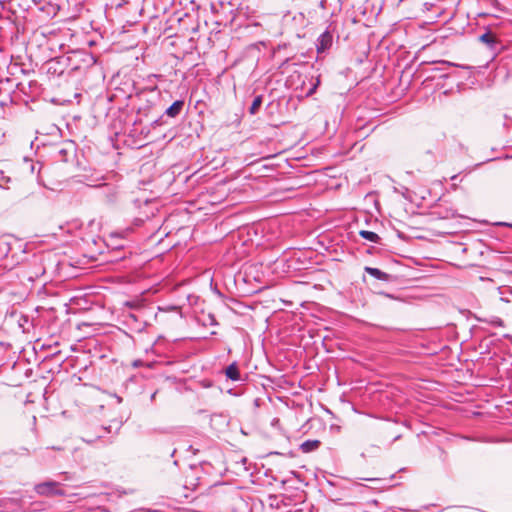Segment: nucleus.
Segmentation results:
<instances>
[{"label":"nucleus","mask_w":512,"mask_h":512,"mask_svg":"<svg viewBox=\"0 0 512 512\" xmlns=\"http://www.w3.org/2000/svg\"><path fill=\"white\" fill-rule=\"evenodd\" d=\"M502 301L508 302L509 300L507 298L501 297Z\"/></svg>","instance_id":"nucleus-36"},{"label":"nucleus","mask_w":512,"mask_h":512,"mask_svg":"<svg viewBox=\"0 0 512 512\" xmlns=\"http://www.w3.org/2000/svg\"><path fill=\"white\" fill-rule=\"evenodd\" d=\"M364 271L371 277L380 281L393 282L396 279L394 275L388 274L376 267L365 266Z\"/></svg>","instance_id":"nucleus-11"},{"label":"nucleus","mask_w":512,"mask_h":512,"mask_svg":"<svg viewBox=\"0 0 512 512\" xmlns=\"http://www.w3.org/2000/svg\"><path fill=\"white\" fill-rule=\"evenodd\" d=\"M34 3H38L40 2V0H32Z\"/></svg>","instance_id":"nucleus-44"},{"label":"nucleus","mask_w":512,"mask_h":512,"mask_svg":"<svg viewBox=\"0 0 512 512\" xmlns=\"http://www.w3.org/2000/svg\"><path fill=\"white\" fill-rule=\"evenodd\" d=\"M288 61H289V59H288V58H287V59H285V60L281 63L280 68H281V67H283L284 65H286V64L288 63Z\"/></svg>","instance_id":"nucleus-30"},{"label":"nucleus","mask_w":512,"mask_h":512,"mask_svg":"<svg viewBox=\"0 0 512 512\" xmlns=\"http://www.w3.org/2000/svg\"><path fill=\"white\" fill-rule=\"evenodd\" d=\"M115 398H116V401H117L118 403H121V402H122V400H123V399H122V397H120V396H118V395H116V394H115Z\"/></svg>","instance_id":"nucleus-28"},{"label":"nucleus","mask_w":512,"mask_h":512,"mask_svg":"<svg viewBox=\"0 0 512 512\" xmlns=\"http://www.w3.org/2000/svg\"><path fill=\"white\" fill-rule=\"evenodd\" d=\"M507 290L512 294V288H507Z\"/></svg>","instance_id":"nucleus-43"},{"label":"nucleus","mask_w":512,"mask_h":512,"mask_svg":"<svg viewBox=\"0 0 512 512\" xmlns=\"http://www.w3.org/2000/svg\"><path fill=\"white\" fill-rule=\"evenodd\" d=\"M478 40L492 53V59L504 49V44L499 39L498 33L490 27L485 28V31L478 36Z\"/></svg>","instance_id":"nucleus-2"},{"label":"nucleus","mask_w":512,"mask_h":512,"mask_svg":"<svg viewBox=\"0 0 512 512\" xmlns=\"http://www.w3.org/2000/svg\"><path fill=\"white\" fill-rule=\"evenodd\" d=\"M216 334H217V332H216V331H212V332H211V335H216Z\"/></svg>","instance_id":"nucleus-42"},{"label":"nucleus","mask_w":512,"mask_h":512,"mask_svg":"<svg viewBox=\"0 0 512 512\" xmlns=\"http://www.w3.org/2000/svg\"><path fill=\"white\" fill-rule=\"evenodd\" d=\"M160 95L161 92L158 86H153L152 93L147 92L143 99L140 100L142 104L138 107L137 113L144 117L150 116L156 109Z\"/></svg>","instance_id":"nucleus-4"},{"label":"nucleus","mask_w":512,"mask_h":512,"mask_svg":"<svg viewBox=\"0 0 512 512\" xmlns=\"http://www.w3.org/2000/svg\"><path fill=\"white\" fill-rule=\"evenodd\" d=\"M190 449H191V450H193V453H194V454H195L196 452H198V449H194L192 445L190 446Z\"/></svg>","instance_id":"nucleus-33"},{"label":"nucleus","mask_w":512,"mask_h":512,"mask_svg":"<svg viewBox=\"0 0 512 512\" xmlns=\"http://www.w3.org/2000/svg\"><path fill=\"white\" fill-rule=\"evenodd\" d=\"M10 250V243L5 238H0V260L6 258Z\"/></svg>","instance_id":"nucleus-21"},{"label":"nucleus","mask_w":512,"mask_h":512,"mask_svg":"<svg viewBox=\"0 0 512 512\" xmlns=\"http://www.w3.org/2000/svg\"><path fill=\"white\" fill-rule=\"evenodd\" d=\"M510 226L512 227V224Z\"/></svg>","instance_id":"nucleus-45"},{"label":"nucleus","mask_w":512,"mask_h":512,"mask_svg":"<svg viewBox=\"0 0 512 512\" xmlns=\"http://www.w3.org/2000/svg\"><path fill=\"white\" fill-rule=\"evenodd\" d=\"M52 449H55V450H61V448H60V447H55V446H53V447H52Z\"/></svg>","instance_id":"nucleus-38"},{"label":"nucleus","mask_w":512,"mask_h":512,"mask_svg":"<svg viewBox=\"0 0 512 512\" xmlns=\"http://www.w3.org/2000/svg\"><path fill=\"white\" fill-rule=\"evenodd\" d=\"M156 395H157V391H154V392L150 395V400H151V401H154V400H155Z\"/></svg>","instance_id":"nucleus-25"},{"label":"nucleus","mask_w":512,"mask_h":512,"mask_svg":"<svg viewBox=\"0 0 512 512\" xmlns=\"http://www.w3.org/2000/svg\"><path fill=\"white\" fill-rule=\"evenodd\" d=\"M333 43V35L329 30V27L319 35L316 41L317 53L321 54L328 51Z\"/></svg>","instance_id":"nucleus-8"},{"label":"nucleus","mask_w":512,"mask_h":512,"mask_svg":"<svg viewBox=\"0 0 512 512\" xmlns=\"http://www.w3.org/2000/svg\"><path fill=\"white\" fill-rule=\"evenodd\" d=\"M458 177H459V175H458V174L453 175V176L451 177V180H452V181H456V179H457Z\"/></svg>","instance_id":"nucleus-31"},{"label":"nucleus","mask_w":512,"mask_h":512,"mask_svg":"<svg viewBox=\"0 0 512 512\" xmlns=\"http://www.w3.org/2000/svg\"><path fill=\"white\" fill-rule=\"evenodd\" d=\"M503 338L509 339V340L511 341V343H512V335H510V334H504V335H503Z\"/></svg>","instance_id":"nucleus-26"},{"label":"nucleus","mask_w":512,"mask_h":512,"mask_svg":"<svg viewBox=\"0 0 512 512\" xmlns=\"http://www.w3.org/2000/svg\"><path fill=\"white\" fill-rule=\"evenodd\" d=\"M72 65V70H78L82 68V65L78 62L83 63V67H90L95 63V58L91 53L84 50H77L73 52V55L67 58Z\"/></svg>","instance_id":"nucleus-6"},{"label":"nucleus","mask_w":512,"mask_h":512,"mask_svg":"<svg viewBox=\"0 0 512 512\" xmlns=\"http://www.w3.org/2000/svg\"><path fill=\"white\" fill-rule=\"evenodd\" d=\"M476 320L481 323H487L495 327H503L504 321L498 316H476Z\"/></svg>","instance_id":"nucleus-17"},{"label":"nucleus","mask_w":512,"mask_h":512,"mask_svg":"<svg viewBox=\"0 0 512 512\" xmlns=\"http://www.w3.org/2000/svg\"><path fill=\"white\" fill-rule=\"evenodd\" d=\"M185 107L184 99L175 100L169 107H167L162 114H160L157 118L153 119L151 122V127L156 129L161 126L170 125V120L177 119L183 112Z\"/></svg>","instance_id":"nucleus-1"},{"label":"nucleus","mask_w":512,"mask_h":512,"mask_svg":"<svg viewBox=\"0 0 512 512\" xmlns=\"http://www.w3.org/2000/svg\"><path fill=\"white\" fill-rule=\"evenodd\" d=\"M76 155V147L73 142L65 143L63 146L57 148L54 158L57 161L69 162L71 158Z\"/></svg>","instance_id":"nucleus-7"},{"label":"nucleus","mask_w":512,"mask_h":512,"mask_svg":"<svg viewBox=\"0 0 512 512\" xmlns=\"http://www.w3.org/2000/svg\"><path fill=\"white\" fill-rule=\"evenodd\" d=\"M125 322L131 330L138 333L144 331L147 326V322L145 320L140 319L138 315L133 313H130L126 316Z\"/></svg>","instance_id":"nucleus-12"},{"label":"nucleus","mask_w":512,"mask_h":512,"mask_svg":"<svg viewBox=\"0 0 512 512\" xmlns=\"http://www.w3.org/2000/svg\"><path fill=\"white\" fill-rule=\"evenodd\" d=\"M309 82H310V87L306 92V97H310L316 93L318 87L321 85V76L320 75L311 76Z\"/></svg>","instance_id":"nucleus-18"},{"label":"nucleus","mask_w":512,"mask_h":512,"mask_svg":"<svg viewBox=\"0 0 512 512\" xmlns=\"http://www.w3.org/2000/svg\"><path fill=\"white\" fill-rule=\"evenodd\" d=\"M400 438H401V435H396V436L393 438L392 443H393V442L398 441Z\"/></svg>","instance_id":"nucleus-29"},{"label":"nucleus","mask_w":512,"mask_h":512,"mask_svg":"<svg viewBox=\"0 0 512 512\" xmlns=\"http://www.w3.org/2000/svg\"><path fill=\"white\" fill-rule=\"evenodd\" d=\"M161 338H162V337H159V338L154 342V345H157Z\"/></svg>","instance_id":"nucleus-34"},{"label":"nucleus","mask_w":512,"mask_h":512,"mask_svg":"<svg viewBox=\"0 0 512 512\" xmlns=\"http://www.w3.org/2000/svg\"><path fill=\"white\" fill-rule=\"evenodd\" d=\"M34 491L40 496L49 498L65 495V491L62 488L61 483L55 480H47L36 484L34 486Z\"/></svg>","instance_id":"nucleus-5"},{"label":"nucleus","mask_w":512,"mask_h":512,"mask_svg":"<svg viewBox=\"0 0 512 512\" xmlns=\"http://www.w3.org/2000/svg\"><path fill=\"white\" fill-rule=\"evenodd\" d=\"M176 453V449H174L171 453V456H173Z\"/></svg>","instance_id":"nucleus-41"},{"label":"nucleus","mask_w":512,"mask_h":512,"mask_svg":"<svg viewBox=\"0 0 512 512\" xmlns=\"http://www.w3.org/2000/svg\"><path fill=\"white\" fill-rule=\"evenodd\" d=\"M263 99H264L263 95H257L254 97V99L249 107V113L251 115H255L258 113L260 107L263 104Z\"/></svg>","instance_id":"nucleus-20"},{"label":"nucleus","mask_w":512,"mask_h":512,"mask_svg":"<svg viewBox=\"0 0 512 512\" xmlns=\"http://www.w3.org/2000/svg\"><path fill=\"white\" fill-rule=\"evenodd\" d=\"M153 201L145 198H135L132 201V206L135 209H139V215L134 218V225L141 226L146 220L154 216L155 208L152 207Z\"/></svg>","instance_id":"nucleus-3"},{"label":"nucleus","mask_w":512,"mask_h":512,"mask_svg":"<svg viewBox=\"0 0 512 512\" xmlns=\"http://www.w3.org/2000/svg\"><path fill=\"white\" fill-rule=\"evenodd\" d=\"M225 376L227 379L234 382L241 381V373L236 361L232 362L225 368Z\"/></svg>","instance_id":"nucleus-13"},{"label":"nucleus","mask_w":512,"mask_h":512,"mask_svg":"<svg viewBox=\"0 0 512 512\" xmlns=\"http://www.w3.org/2000/svg\"><path fill=\"white\" fill-rule=\"evenodd\" d=\"M190 469L193 472V474L191 476H187V479H189V478L191 479L189 484L191 486H193V489H196L197 487L204 485V483H203L204 479L198 475V468H194L191 466ZM205 486L209 487V486H211V484L205 483Z\"/></svg>","instance_id":"nucleus-15"},{"label":"nucleus","mask_w":512,"mask_h":512,"mask_svg":"<svg viewBox=\"0 0 512 512\" xmlns=\"http://www.w3.org/2000/svg\"><path fill=\"white\" fill-rule=\"evenodd\" d=\"M321 442L317 439H308L301 443L300 449L303 453H310L317 450Z\"/></svg>","instance_id":"nucleus-16"},{"label":"nucleus","mask_w":512,"mask_h":512,"mask_svg":"<svg viewBox=\"0 0 512 512\" xmlns=\"http://www.w3.org/2000/svg\"><path fill=\"white\" fill-rule=\"evenodd\" d=\"M511 15H512V13H511Z\"/></svg>","instance_id":"nucleus-46"},{"label":"nucleus","mask_w":512,"mask_h":512,"mask_svg":"<svg viewBox=\"0 0 512 512\" xmlns=\"http://www.w3.org/2000/svg\"><path fill=\"white\" fill-rule=\"evenodd\" d=\"M454 66L453 63L441 60L436 61L433 63V67L431 68V71L434 72L432 77H439L446 79L449 77V73L447 72L448 69L452 68Z\"/></svg>","instance_id":"nucleus-10"},{"label":"nucleus","mask_w":512,"mask_h":512,"mask_svg":"<svg viewBox=\"0 0 512 512\" xmlns=\"http://www.w3.org/2000/svg\"><path fill=\"white\" fill-rule=\"evenodd\" d=\"M286 482H287L286 480H282L281 481L282 486H285Z\"/></svg>","instance_id":"nucleus-37"},{"label":"nucleus","mask_w":512,"mask_h":512,"mask_svg":"<svg viewBox=\"0 0 512 512\" xmlns=\"http://www.w3.org/2000/svg\"><path fill=\"white\" fill-rule=\"evenodd\" d=\"M212 465L209 462H201L200 469L205 473L209 474L210 470L212 469Z\"/></svg>","instance_id":"nucleus-23"},{"label":"nucleus","mask_w":512,"mask_h":512,"mask_svg":"<svg viewBox=\"0 0 512 512\" xmlns=\"http://www.w3.org/2000/svg\"><path fill=\"white\" fill-rule=\"evenodd\" d=\"M204 325H210V326H218L219 325V322L217 321L216 317L214 314L212 313H209L207 315V319L205 320L204 322Z\"/></svg>","instance_id":"nucleus-22"},{"label":"nucleus","mask_w":512,"mask_h":512,"mask_svg":"<svg viewBox=\"0 0 512 512\" xmlns=\"http://www.w3.org/2000/svg\"><path fill=\"white\" fill-rule=\"evenodd\" d=\"M380 295H383L387 298H391V299H395L394 295L393 294H390V293H386V292H379Z\"/></svg>","instance_id":"nucleus-24"},{"label":"nucleus","mask_w":512,"mask_h":512,"mask_svg":"<svg viewBox=\"0 0 512 512\" xmlns=\"http://www.w3.org/2000/svg\"><path fill=\"white\" fill-rule=\"evenodd\" d=\"M163 76L160 75V74H149L147 75L143 81L145 83V86L143 88H141L139 90V92H137V97L139 100H142L143 97L146 95L147 92H150L152 93V88L153 86H158L157 85V80H159L160 78H162Z\"/></svg>","instance_id":"nucleus-9"},{"label":"nucleus","mask_w":512,"mask_h":512,"mask_svg":"<svg viewBox=\"0 0 512 512\" xmlns=\"http://www.w3.org/2000/svg\"><path fill=\"white\" fill-rule=\"evenodd\" d=\"M366 480H368V481H376L377 479L376 478H367Z\"/></svg>","instance_id":"nucleus-35"},{"label":"nucleus","mask_w":512,"mask_h":512,"mask_svg":"<svg viewBox=\"0 0 512 512\" xmlns=\"http://www.w3.org/2000/svg\"><path fill=\"white\" fill-rule=\"evenodd\" d=\"M359 235L363 239H365L369 242H372V243H380L381 242V237L376 232H373V231L360 230Z\"/></svg>","instance_id":"nucleus-19"},{"label":"nucleus","mask_w":512,"mask_h":512,"mask_svg":"<svg viewBox=\"0 0 512 512\" xmlns=\"http://www.w3.org/2000/svg\"><path fill=\"white\" fill-rule=\"evenodd\" d=\"M324 3H325V0H322L320 5L323 7L324 6Z\"/></svg>","instance_id":"nucleus-39"},{"label":"nucleus","mask_w":512,"mask_h":512,"mask_svg":"<svg viewBox=\"0 0 512 512\" xmlns=\"http://www.w3.org/2000/svg\"><path fill=\"white\" fill-rule=\"evenodd\" d=\"M328 484L331 485V486H334L335 484L331 481H328Z\"/></svg>","instance_id":"nucleus-40"},{"label":"nucleus","mask_w":512,"mask_h":512,"mask_svg":"<svg viewBox=\"0 0 512 512\" xmlns=\"http://www.w3.org/2000/svg\"><path fill=\"white\" fill-rule=\"evenodd\" d=\"M213 291H214V292H215L219 297H222V296H223V295H222V293H221L217 288H215Z\"/></svg>","instance_id":"nucleus-27"},{"label":"nucleus","mask_w":512,"mask_h":512,"mask_svg":"<svg viewBox=\"0 0 512 512\" xmlns=\"http://www.w3.org/2000/svg\"><path fill=\"white\" fill-rule=\"evenodd\" d=\"M132 231V229L128 228L126 230H123V231H115V232H112L109 236V241H110V244H108V246H111L115 249H120V248H123L124 245L123 244H120V243H117L116 240L117 239H124V237L129 234L130 232Z\"/></svg>","instance_id":"nucleus-14"},{"label":"nucleus","mask_w":512,"mask_h":512,"mask_svg":"<svg viewBox=\"0 0 512 512\" xmlns=\"http://www.w3.org/2000/svg\"><path fill=\"white\" fill-rule=\"evenodd\" d=\"M353 486H355V487H361V486H362V484H360V483H358V482H354V483H353Z\"/></svg>","instance_id":"nucleus-32"}]
</instances>
